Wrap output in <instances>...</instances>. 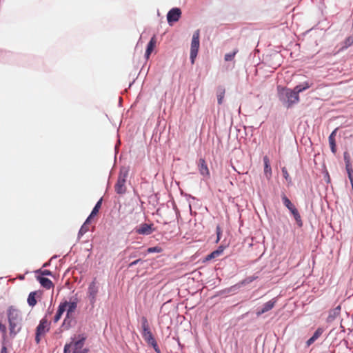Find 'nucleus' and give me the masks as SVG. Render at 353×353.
I'll list each match as a JSON object with an SVG mask.
<instances>
[{
    "label": "nucleus",
    "mask_w": 353,
    "mask_h": 353,
    "mask_svg": "<svg viewBox=\"0 0 353 353\" xmlns=\"http://www.w3.org/2000/svg\"><path fill=\"white\" fill-rule=\"evenodd\" d=\"M9 334L14 338L21 331L23 323V316L20 310L10 306L7 310Z\"/></svg>",
    "instance_id": "f257e3e1"
},
{
    "label": "nucleus",
    "mask_w": 353,
    "mask_h": 353,
    "mask_svg": "<svg viewBox=\"0 0 353 353\" xmlns=\"http://www.w3.org/2000/svg\"><path fill=\"white\" fill-rule=\"evenodd\" d=\"M86 337L84 335H79L76 339H74L69 344L64 346V353H69L72 350V353H87L88 349L83 347Z\"/></svg>",
    "instance_id": "f03ea898"
},
{
    "label": "nucleus",
    "mask_w": 353,
    "mask_h": 353,
    "mask_svg": "<svg viewBox=\"0 0 353 353\" xmlns=\"http://www.w3.org/2000/svg\"><path fill=\"white\" fill-rule=\"evenodd\" d=\"M279 99L283 102L287 108H290L294 104L297 103L300 99L298 95L293 90L289 88H282L279 92Z\"/></svg>",
    "instance_id": "7ed1b4c3"
},
{
    "label": "nucleus",
    "mask_w": 353,
    "mask_h": 353,
    "mask_svg": "<svg viewBox=\"0 0 353 353\" xmlns=\"http://www.w3.org/2000/svg\"><path fill=\"white\" fill-rule=\"evenodd\" d=\"M141 327H142V336L144 340L149 344L151 345L154 350L159 353L160 350L156 340L154 339L152 333L150 331V325L146 317L143 316L141 318Z\"/></svg>",
    "instance_id": "20e7f679"
},
{
    "label": "nucleus",
    "mask_w": 353,
    "mask_h": 353,
    "mask_svg": "<svg viewBox=\"0 0 353 353\" xmlns=\"http://www.w3.org/2000/svg\"><path fill=\"white\" fill-rule=\"evenodd\" d=\"M99 283L97 281V279H94L93 281L89 284L87 291V298L90 302L92 307H94L97 299V295L99 292Z\"/></svg>",
    "instance_id": "39448f33"
},
{
    "label": "nucleus",
    "mask_w": 353,
    "mask_h": 353,
    "mask_svg": "<svg viewBox=\"0 0 353 353\" xmlns=\"http://www.w3.org/2000/svg\"><path fill=\"white\" fill-rule=\"evenodd\" d=\"M128 172L126 170H121L118 176L117 181L114 185L115 191L119 194H123L126 192V180Z\"/></svg>",
    "instance_id": "423d86ee"
},
{
    "label": "nucleus",
    "mask_w": 353,
    "mask_h": 353,
    "mask_svg": "<svg viewBox=\"0 0 353 353\" xmlns=\"http://www.w3.org/2000/svg\"><path fill=\"white\" fill-rule=\"evenodd\" d=\"M50 327V323L46 317L43 318L36 328L35 341L37 344L40 343L41 338L49 332Z\"/></svg>",
    "instance_id": "0eeeda50"
},
{
    "label": "nucleus",
    "mask_w": 353,
    "mask_h": 353,
    "mask_svg": "<svg viewBox=\"0 0 353 353\" xmlns=\"http://www.w3.org/2000/svg\"><path fill=\"white\" fill-rule=\"evenodd\" d=\"M199 37H200V32L199 30H196L193 35L192 39V43H191V48H190V59L191 62L193 64L194 63V59L197 56V53L199 48Z\"/></svg>",
    "instance_id": "6e6552de"
},
{
    "label": "nucleus",
    "mask_w": 353,
    "mask_h": 353,
    "mask_svg": "<svg viewBox=\"0 0 353 353\" xmlns=\"http://www.w3.org/2000/svg\"><path fill=\"white\" fill-rule=\"evenodd\" d=\"M154 231L153 224L141 223L135 228V232L138 234L149 235Z\"/></svg>",
    "instance_id": "1a4fd4ad"
},
{
    "label": "nucleus",
    "mask_w": 353,
    "mask_h": 353,
    "mask_svg": "<svg viewBox=\"0 0 353 353\" xmlns=\"http://www.w3.org/2000/svg\"><path fill=\"white\" fill-rule=\"evenodd\" d=\"M181 15V11L179 8H174L171 9L167 14V20L169 24L176 22L179 20Z\"/></svg>",
    "instance_id": "9d476101"
},
{
    "label": "nucleus",
    "mask_w": 353,
    "mask_h": 353,
    "mask_svg": "<svg viewBox=\"0 0 353 353\" xmlns=\"http://www.w3.org/2000/svg\"><path fill=\"white\" fill-rule=\"evenodd\" d=\"M277 302L276 298H273L269 301L266 302L263 304V307L260 310H257L256 314L257 316H261V314L271 310L275 305Z\"/></svg>",
    "instance_id": "9b49d317"
},
{
    "label": "nucleus",
    "mask_w": 353,
    "mask_h": 353,
    "mask_svg": "<svg viewBox=\"0 0 353 353\" xmlns=\"http://www.w3.org/2000/svg\"><path fill=\"white\" fill-rule=\"evenodd\" d=\"M338 128L334 129L328 137L329 145L332 152L335 154L336 153V135Z\"/></svg>",
    "instance_id": "f8f14e48"
},
{
    "label": "nucleus",
    "mask_w": 353,
    "mask_h": 353,
    "mask_svg": "<svg viewBox=\"0 0 353 353\" xmlns=\"http://www.w3.org/2000/svg\"><path fill=\"white\" fill-rule=\"evenodd\" d=\"M223 250H224V248L223 246H219L217 250H216L213 251L212 252H211L210 254H208L205 256L203 261L204 262L209 261H211L212 259H214L220 256L223 254Z\"/></svg>",
    "instance_id": "ddd939ff"
},
{
    "label": "nucleus",
    "mask_w": 353,
    "mask_h": 353,
    "mask_svg": "<svg viewBox=\"0 0 353 353\" xmlns=\"http://www.w3.org/2000/svg\"><path fill=\"white\" fill-rule=\"evenodd\" d=\"M264 163V174L267 179H270L272 177V168L270 166V159L267 156L263 157Z\"/></svg>",
    "instance_id": "4468645a"
},
{
    "label": "nucleus",
    "mask_w": 353,
    "mask_h": 353,
    "mask_svg": "<svg viewBox=\"0 0 353 353\" xmlns=\"http://www.w3.org/2000/svg\"><path fill=\"white\" fill-rule=\"evenodd\" d=\"M198 166H199V172L201 173V175L207 176H210V171H209L208 165L205 163V159H200L199 161Z\"/></svg>",
    "instance_id": "2eb2a0df"
},
{
    "label": "nucleus",
    "mask_w": 353,
    "mask_h": 353,
    "mask_svg": "<svg viewBox=\"0 0 353 353\" xmlns=\"http://www.w3.org/2000/svg\"><path fill=\"white\" fill-rule=\"evenodd\" d=\"M37 279L39 281L41 285L47 290H50L54 287L53 283L48 278H45L41 276H37Z\"/></svg>",
    "instance_id": "dca6fc26"
},
{
    "label": "nucleus",
    "mask_w": 353,
    "mask_h": 353,
    "mask_svg": "<svg viewBox=\"0 0 353 353\" xmlns=\"http://www.w3.org/2000/svg\"><path fill=\"white\" fill-rule=\"evenodd\" d=\"M40 296V293L37 291L31 292L28 297L27 301L30 307L36 305L37 301V298Z\"/></svg>",
    "instance_id": "f3484780"
},
{
    "label": "nucleus",
    "mask_w": 353,
    "mask_h": 353,
    "mask_svg": "<svg viewBox=\"0 0 353 353\" xmlns=\"http://www.w3.org/2000/svg\"><path fill=\"white\" fill-rule=\"evenodd\" d=\"M66 307H67L66 303H60V305H59L57 312L54 317L53 321L54 323H57L60 320L62 314L66 310Z\"/></svg>",
    "instance_id": "a211bd4d"
},
{
    "label": "nucleus",
    "mask_w": 353,
    "mask_h": 353,
    "mask_svg": "<svg viewBox=\"0 0 353 353\" xmlns=\"http://www.w3.org/2000/svg\"><path fill=\"white\" fill-rule=\"evenodd\" d=\"M323 332V329L321 327H319L315 331L313 336L307 341V342H306L307 347L310 346L313 343H314V341H316L322 335Z\"/></svg>",
    "instance_id": "6ab92c4d"
},
{
    "label": "nucleus",
    "mask_w": 353,
    "mask_h": 353,
    "mask_svg": "<svg viewBox=\"0 0 353 353\" xmlns=\"http://www.w3.org/2000/svg\"><path fill=\"white\" fill-rule=\"evenodd\" d=\"M312 85V83H309L308 81L303 82L301 84H299L295 86L293 90L299 95L300 92L305 91V90L310 88Z\"/></svg>",
    "instance_id": "aec40b11"
},
{
    "label": "nucleus",
    "mask_w": 353,
    "mask_h": 353,
    "mask_svg": "<svg viewBox=\"0 0 353 353\" xmlns=\"http://www.w3.org/2000/svg\"><path fill=\"white\" fill-rule=\"evenodd\" d=\"M157 43L156 37L154 36L151 38L150 41H149L147 49L145 51V57L147 59L149 58L150 55L152 52Z\"/></svg>",
    "instance_id": "412c9836"
},
{
    "label": "nucleus",
    "mask_w": 353,
    "mask_h": 353,
    "mask_svg": "<svg viewBox=\"0 0 353 353\" xmlns=\"http://www.w3.org/2000/svg\"><path fill=\"white\" fill-rule=\"evenodd\" d=\"M282 201L284 205L291 212V213L294 212V211L297 210L292 203L290 200L284 194L282 195Z\"/></svg>",
    "instance_id": "4be33fe9"
},
{
    "label": "nucleus",
    "mask_w": 353,
    "mask_h": 353,
    "mask_svg": "<svg viewBox=\"0 0 353 353\" xmlns=\"http://www.w3.org/2000/svg\"><path fill=\"white\" fill-rule=\"evenodd\" d=\"M225 93V88L222 85H219L216 89L217 101H218V103L219 105L222 104V103H223Z\"/></svg>",
    "instance_id": "5701e85b"
},
{
    "label": "nucleus",
    "mask_w": 353,
    "mask_h": 353,
    "mask_svg": "<svg viewBox=\"0 0 353 353\" xmlns=\"http://www.w3.org/2000/svg\"><path fill=\"white\" fill-rule=\"evenodd\" d=\"M343 159H344V161L345 163L346 171H350V170H353L352 164H351L350 155L347 152H345L343 153Z\"/></svg>",
    "instance_id": "b1692460"
},
{
    "label": "nucleus",
    "mask_w": 353,
    "mask_h": 353,
    "mask_svg": "<svg viewBox=\"0 0 353 353\" xmlns=\"http://www.w3.org/2000/svg\"><path fill=\"white\" fill-rule=\"evenodd\" d=\"M90 220V216H88L83 225L81 227L79 231V236H83L85 233H86L89 230L88 223Z\"/></svg>",
    "instance_id": "393cba45"
},
{
    "label": "nucleus",
    "mask_w": 353,
    "mask_h": 353,
    "mask_svg": "<svg viewBox=\"0 0 353 353\" xmlns=\"http://www.w3.org/2000/svg\"><path fill=\"white\" fill-rule=\"evenodd\" d=\"M63 303H67V307H66L67 316H68L70 313H72L74 312V310H76L77 306V302H74V301L68 302L67 301H65Z\"/></svg>",
    "instance_id": "a878e982"
},
{
    "label": "nucleus",
    "mask_w": 353,
    "mask_h": 353,
    "mask_svg": "<svg viewBox=\"0 0 353 353\" xmlns=\"http://www.w3.org/2000/svg\"><path fill=\"white\" fill-rule=\"evenodd\" d=\"M353 44V38L352 37H347L343 42V46L339 50V51L343 50L344 49L347 48Z\"/></svg>",
    "instance_id": "bb28decb"
},
{
    "label": "nucleus",
    "mask_w": 353,
    "mask_h": 353,
    "mask_svg": "<svg viewBox=\"0 0 353 353\" xmlns=\"http://www.w3.org/2000/svg\"><path fill=\"white\" fill-rule=\"evenodd\" d=\"M101 203H102V199H101L97 203V204L95 205V206L94 207V208L92 209V211L91 212V214H90L89 216H90V219L95 216L98 212H99V209L101 208Z\"/></svg>",
    "instance_id": "cd10ccee"
},
{
    "label": "nucleus",
    "mask_w": 353,
    "mask_h": 353,
    "mask_svg": "<svg viewBox=\"0 0 353 353\" xmlns=\"http://www.w3.org/2000/svg\"><path fill=\"white\" fill-rule=\"evenodd\" d=\"M292 215L294 216L296 221L297 222V223L301 226L302 225V221H301V217L298 212V210H296V211H294V212L292 213Z\"/></svg>",
    "instance_id": "c85d7f7f"
},
{
    "label": "nucleus",
    "mask_w": 353,
    "mask_h": 353,
    "mask_svg": "<svg viewBox=\"0 0 353 353\" xmlns=\"http://www.w3.org/2000/svg\"><path fill=\"white\" fill-rule=\"evenodd\" d=\"M237 52H238V50H235L232 53L226 54L225 55V60L226 61H232L234 59L235 54L237 53Z\"/></svg>",
    "instance_id": "c756f323"
},
{
    "label": "nucleus",
    "mask_w": 353,
    "mask_h": 353,
    "mask_svg": "<svg viewBox=\"0 0 353 353\" xmlns=\"http://www.w3.org/2000/svg\"><path fill=\"white\" fill-rule=\"evenodd\" d=\"M162 251V249L161 248L159 247V246H155V247H151V248H149L148 250H147V252L148 253H153V252H157V253H159Z\"/></svg>",
    "instance_id": "7c9ffc66"
},
{
    "label": "nucleus",
    "mask_w": 353,
    "mask_h": 353,
    "mask_svg": "<svg viewBox=\"0 0 353 353\" xmlns=\"http://www.w3.org/2000/svg\"><path fill=\"white\" fill-rule=\"evenodd\" d=\"M281 170H282L283 177L286 179V181L290 182L291 178L289 175V173H288L286 168L285 167L282 168Z\"/></svg>",
    "instance_id": "2f4dec72"
},
{
    "label": "nucleus",
    "mask_w": 353,
    "mask_h": 353,
    "mask_svg": "<svg viewBox=\"0 0 353 353\" xmlns=\"http://www.w3.org/2000/svg\"><path fill=\"white\" fill-rule=\"evenodd\" d=\"M36 272L41 274L42 276H50V275H52L51 271H50L48 270H38L36 271Z\"/></svg>",
    "instance_id": "473e14b6"
},
{
    "label": "nucleus",
    "mask_w": 353,
    "mask_h": 353,
    "mask_svg": "<svg viewBox=\"0 0 353 353\" xmlns=\"http://www.w3.org/2000/svg\"><path fill=\"white\" fill-rule=\"evenodd\" d=\"M348 179L350 181L352 192H353V170H350V171H347Z\"/></svg>",
    "instance_id": "72a5a7b5"
},
{
    "label": "nucleus",
    "mask_w": 353,
    "mask_h": 353,
    "mask_svg": "<svg viewBox=\"0 0 353 353\" xmlns=\"http://www.w3.org/2000/svg\"><path fill=\"white\" fill-rule=\"evenodd\" d=\"M0 332L2 333L3 336L6 334V327L1 321H0Z\"/></svg>",
    "instance_id": "f704fd0d"
},
{
    "label": "nucleus",
    "mask_w": 353,
    "mask_h": 353,
    "mask_svg": "<svg viewBox=\"0 0 353 353\" xmlns=\"http://www.w3.org/2000/svg\"><path fill=\"white\" fill-rule=\"evenodd\" d=\"M216 235H217V239H216V242L218 243L219 241V240H220L221 235V228L219 226L216 227Z\"/></svg>",
    "instance_id": "c9c22d12"
},
{
    "label": "nucleus",
    "mask_w": 353,
    "mask_h": 353,
    "mask_svg": "<svg viewBox=\"0 0 353 353\" xmlns=\"http://www.w3.org/2000/svg\"><path fill=\"white\" fill-rule=\"evenodd\" d=\"M140 261H141L140 259H137V260H136V261H134L133 262H132V263L129 265V266H130V267H132V266H133V265H137V264Z\"/></svg>",
    "instance_id": "e433bc0d"
},
{
    "label": "nucleus",
    "mask_w": 353,
    "mask_h": 353,
    "mask_svg": "<svg viewBox=\"0 0 353 353\" xmlns=\"http://www.w3.org/2000/svg\"><path fill=\"white\" fill-rule=\"evenodd\" d=\"M0 353H8L6 347L3 346Z\"/></svg>",
    "instance_id": "4c0bfd02"
}]
</instances>
